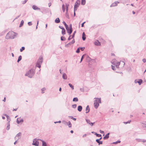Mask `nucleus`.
<instances>
[{"label": "nucleus", "mask_w": 146, "mask_h": 146, "mask_svg": "<svg viewBox=\"0 0 146 146\" xmlns=\"http://www.w3.org/2000/svg\"><path fill=\"white\" fill-rule=\"evenodd\" d=\"M17 35V33L13 31H9L7 34L5 38L7 39H14Z\"/></svg>", "instance_id": "obj_1"}, {"label": "nucleus", "mask_w": 146, "mask_h": 146, "mask_svg": "<svg viewBox=\"0 0 146 146\" xmlns=\"http://www.w3.org/2000/svg\"><path fill=\"white\" fill-rule=\"evenodd\" d=\"M35 70L33 69H31L29 70L25 74V76H27L30 78L33 77L35 74Z\"/></svg>", "instance_id": "obj_2"}, {"label": "nucleus", "mask_w": 146, "mask_h": 146, "mask_svg": "<svg viewBox=\"0 0 146 146\" xmlns=\"http://www.w3.org/2000/svg\"><path fill=\"white\" fill-rule=\"evenodd\" d=\"M95 99L94 101V108L97 109L99 106V103H101V98H94Z\"/></svg>", "instance_id": "obj_3"}, {"label": "nucleus", "mask_w": 146, "mask_h": 146, "mask_svg": "<svg viewBox=\"0 0 146 146\" xmlns=\"http://www.w3.org/2000/svg\"><path fill=\"white\" fill-rule=\"evenodd\" d=\"M43 62V58L42 56L39 57L36 64V66L39 68L41 67V65Z\"/></svg>", "instance_id": "obj_4"}, {"label": "nucleus", "mask_w": 146, "mask_h": 146, "mask_svg": "<svg viewBox=\"0 0 146 146\" xmlns=\"http://www.w3.org/2000/svg\"><path fill=\"white\" fill-rule=\"evenodd\" d=\"M32 145L36 146H38L39 145V143L38 140L36 138L34 139L33 141Z\"/></svg>", "instance_id": "obj_5"}, {"label": "nucleus", "mask_w": 146, "mask_h": 146, "mask_svg": "<svg viewBox=\"0 0 146 146\" xmlns=\"http://www.w3.org/2000/svg\"><path fill=\"white\" fill-rule=\"evenodd\" d=\"M17 123L19 124L20 123H22L23 122V120L22 119L21 117L18 118L17 119L16 121Z\"/></svg>", "instance_id": "obj_6"}, {"label": "nucleus", "mask_w": 146, "mask_h": 146, "mask_svg": "<svg viewBox=\"0 0 146 146\" xmlns=\"http://www.w3.org/2000/svg\"><path fill=\"white\" fill-rule=\"evenodd\" d=\"M67 31V32L69 34V35H70L72 32V29L70 28H68V27L66 28Z\"/></svg>", "instance_id": "obj_7"}, {"label": "nucleus", "mask_w": 146, "mask_h": 146, "mask_svg": "<svg viewBox=\"0 0 146 146\" xmlns=\"http://www.w3.org/2000/svg\"><path fill=\"white\" fill-rule=\"evenodd\" d=\"M113 60L112 61V63L113 65H115L116 66H119L120 64V62L117 61V60L115 61H115H113Z\"/></svg>", "instance_id": "obj_8"}, {"label": "nucleus", "mask_w": 146, "mask_h": 146, "mask_svg": "<svg viewBox=\"0 0 146 146\" xmlns=\"http://www.w3.org/2000/svg\"><path fill=\"white\" fill-rule=\"evenodd\" d=\"M62 122H64V124H66L69 126V127H70L72 126V124L70 121H69L68 122H67L65 121H62Z\"/></svg>", "instance_id": "obj_9"}, {"label": "nucleus", "mask_w": 146, "mask_h": 146, "mask_svg": "<svg viewBox=\"0 0 146 146\" xmlns=\"http://www.w3.org/2000/svg\"><path fill=\"white\" fill-rule=\"evenodd\" d=\"M119 3V2L118 1H115V2H114L113 3L111 4V7H115L117 5V3Z\"/></svg>", "instance_id": "obj_10"}, {"label": "nucleus", "mask_w": 146, "mask_h": 146, "mask_svg": "<svg viewBox=\"0 0 146 146\" xmlns=\"http://www.w3.org/2000/svg\"><path fill=\"white\" fill-rule=\"evenodd\" d=\"M86 122L90 124L91 126H92L95 123V122H94V123L90 122V120L88 119H86Z\"/></svg>", "instance_id": "obj_11"}, {"label": "nucleus", "mask_w": 146, "mask_h": 146, "mask_svg": "<svg viewBox=\"0 0 146 146\" xmlns=\"http://www.w3.org/2000/svg\"><path fill=\"white\" fill-rule=\"evenodd\" d=\"M10 119H9V121H8V122L7 123V127H6V129L7 130H9L10 129Z\"/></svg>", "instance_id": "obj_12"}, {"label": "nucleus", "mask_w": 146, "mask_h": 146, "mask_svg": "<svg viewBox=\"0 0 146 146\" xmlns=\"http://www.w3.org/2000/svg\"><path fill=\"white\" fill-rule=\"evenodd\" d=\"M110 133H108L106 134L105 136L103 137V139L104 140L108 139L109 137V135Z\"/></svg>", "instance_id": "obj_13"}, {"label": "nucleus", "mask_w": 146, "mask_h": 146, "mask_svg": "<svg viewBox=\"0 0 146 146\" xmlns=\"http://www.w3.org/2000/svg\"><path fill=\"white\" fill-rule=\"evenodd\" d=\"M32 8L33 9L35 10H40V9L38 7H37L35 5H33L32 6Z\"/></svg>", "instance_id": "obj_14"}, {"label": "nucleus", "mask_w": 146, "mask_h": 146, "mask_svg": "<svg viewBox=\"0 0 146 146\" xmlns=\"http://www.w3.org/2000/svg\"><path fill=\"white\" fill-rule=\"evenodd\" d=\"M94 44L95 45L97 46H100L101 44L100 43L98 40H97L94 42Z\"/></svg>", "instance_id": "obj_15"}, {"label": "nucleus", "mask_w": 146, "mask_h": 146, "mask_svg": "<svg viewBox=\"0 0 146 146\" xmlns=\"http://www.w3.org/2000/svg\"><path fill=\"white\" fill-rule=\"evenodd\" d=\"M90 110V109L89 108V106L88 105L86 108V113H88L89 112Z\"/></svg>", "instance_id": "obj_16"}, {"label": "nucleus", "mask_w": 146, "mask_h": 146, "mask_svg": "<svg viewBox=\"0 0 146 146\" xmlns=\"http://www.w3.org/2000/svg\"><path fill=\"white\" fill-rule=\"evenodd\" d=\"M62 78L64 80L67 79V76L66 74L65 73H64L63 74Z\"/></svg>", "instance_id": "obj_17"}, {"label": "nucleus", "mask_w": 146, "mask_h": 146, "mask_svg": "<svg viewBox=\"0 0 146 146\" xmlns=\"http://www.w3.org/2000/svg\"><path fill=\"white\" fill-rule=\"evenodd\" d=\"M82 39L83 40H85L86 39V35L84 32H83L82 34Z\"/></svg>", "instance_id": "obj_18"}, {"label": "nucleus", "mask_w": 146, "mask_h": 146, "mask_svg": "<svg viewBox=\"0 0 146 146\" xmlns=\"http://www.w3.org/2000/svg\"><path fill=\"white\" fill-rule=\"evenodd\" d=\"M82 107L81 106H78V110L80 112L82 110Z\"/></svg>", "instance_id": "obj_19"}, {"label": "nucleus", "mask_w": 146, "mask_h": 146, "mask_svg": "<svg viewBox=\"0 0 146 146\" xmlns=\"http://www.w3.org/2000/svg\"><path fill=\"white\" fill-rule=\"evenodd\" d=\"M96 141L98 143L99 145L100 144H102L103 143V142L102 141H100L99 139H96Z\"/></svg>", "instance_id": "obj_20"}, {"label": "nucleus", "mask_w": 146, "mask_h": 146, "mask_svg": "<svg viewBox=\"0 0 146 146\" xmlns=\"http://www.w3.org/2000/svg\"><path fill=\"white\" fill-rule=\"evenodd\" d=\"M60 20L58 18H56L55 20V23H59L60 22Z\"/></svg>", "instance_id": "obj_21"}, {"label": "nucleus", "mask_w": 146, "mask_h": 146, "mask_svg": "<svg viewBox=\"0 0 146 146\" xmlns=\"http://www.w3.org/2000/svg\"><path fill=\"white\" fill-rule=\"evenodd\" d=\"M21 135V132L19 133L15 137V139H17V137H19Z\"/></svg>", "instance_id": "obj_22"}, {"label": "nucleus", "mask_w": 146, "mask_h": 146, "mask_svg": "<svg viewBox=\"0 0 146 146\" xmlns=\"http://www.w3.org/2000/svg\"><path fill=\"white\" fill-rule=\"evenodd\" d=\"M86 59L87 61L88 62L90 61L91 60V58L88 56H87L86 57Z\"/></svg>", "instance_id": "obj_23"}, {"label": "nucleus", "mask_w": 146, "mask_h": 146, "mask_svg": "<svg viewBox=\"0 0 146 146\" xmlns=\"http://www.w3.org/2000/svg\"><path fill=\"white\" fill-rule=\"evenodd\" d=\"M62 35H65L66 34V31L64 28L62 29Z\"/></svg>", "instance_id": "obj_24"}, {"label": "nucleus", "mask_w": 146, "mask_h": 146, "mask_svg": "<svg viewBox=\"0 0 146 146\" xmlns=\"http://www.w3.org/2000/svg\"><path fill=\"white\" fill-rule=\"evenodd\" d=\"M86 0H81V4L82 5H84L85 4Z\"/></svg>", "instance_id": "obj_25"}, {"label": "nucleus", "mask_w": 146, "mask_h": 146, "mask_svg": "<svg viewBox=\"0 0 146 146\" xmlns=\"http://www.w3.org/2000/svg\"><path fill=\"white\" fill-rule=\"evenodd\" d=\"M142 81H142V80L140 79L139 80V81H138V82H137L139 84V85H140L142 83Z\"/></svg>", "instance_id": "obj_26"}, {"label": "nucleus", "mask_w": 146, "mask_h": 146, "mask_svg": "<svg viewBox=\"0 0 146 146\" xmlns=\"http://www.w3.org/2000/svg\"><path fill=\"white\" fill-rule=\"evenodd\" d=\"M62 11L63 12H64L65 10V7L64 4H63L62 7Z\"/></svg>", "instance_id": "obj_27"}, {"label": "nucleus", "mask_w": 146, "mask_h": 146, "mask_svg": "<svg viewBox=\"0 0 146 146\" xmlns=\"http://www.w3.org/2000/svg\"><path fill=\"white\" fill-rule=\"evenodd\" d=\"M78 99L77 98L75 97L74 98L73 100V102H78Z\"/></svg>", "instance_id": "obj_28"}, {"label": "nucleus", "mask_w": 146, "mask_h": 146, "mask_svg": "<svg viewBox=\"0 0 146 146\" xmlns=\"http://www.w3.org/2000/svg\"><path fill=\"white\" fill-rule=\"evenodd\" d=\"M42 11H41V12L42 13H44V12H45L46 11V8H43L42 9Z\"/></svg>", "instance_id": "obj_29"}, {"label": "nucleus", "mask_w": 146, "mask_h": 146, "mask_svg": "<svg viewBox=\"0 0 146 146\" xmlns=\"http://www.w3.org/2000/svg\"><path fill=\"white\" fill-rule=\"evenodd\" d=\"M85 55H86V54H84L82 56L81 58L80 61V63H81V62H82V60L84 58Z\"/></svg>", "instance_id": "obj_30"}, {"label": "nucleus", "mask_w": 146, "mask_h": 146, "mask_svg": "<svg viewBox=\"0 0 146 146\" xmlns=\"http://www.w3.org/2000/svg\"><path fill=\"white\" fill-rule=\"evenodd\" d=\"M69 86H70V87L73 90L74 89V86L71 84L69 83L68 84Z\"/></svg>", "instance_id": "obj_31"}, {"label": "nucleus", "mask_w": 146, "mask_h": 146, "mask_svg": "<svg viewBox=\"0 0 146 146\" xmlns=\"http://www.w3.org/2000/svg\"><path fill=\"white\" fill-rule=\"evenodd\" d=\"M22 59V56H20L18 58V59L17 60V62H19Z\"/></svg>", "instance_id": "obj_32"}, {"label": "nucleus", "mask_w": 146, "mask_h": 146, "mask_svg": "<svg viewBox=\"0 0 146 146\" xmlns=\"http://www.w3.org/2000/svg\"><path fill=\"white\" fill-rule=\"evenodd\" d=\"M42 146H47L46 143L45 141H42Z\"/></svg>", "instance_id": "obj_33"}, {"label": "nucleus", "mask_w": 146, "mask_h": 146, "mask_svg": "<svg viewBox=\"0 0 146 146\" xmlns=\"http://www.w3.org/2000/svg\"><path fill=\"white\" fill-rule=\"evenodd\" d=\"M23 23H24V21L23 20H22L21 21V23L19 25V27H22L23 25Z\"/></svg>", "instance_id": "obj_34"}, {"label": "nucleus", "mask_w": 146, "mask_h": 146, "mask_svg": "<svg viewBox=\"0 0 146 146\" xmlns=\"http://www.w3.org/2000/svg\"><path fill=\"white\" fill-rule=\"evenodd\" d=\"M65 40H66V38L64 37L63 36L61 37V40L62 41H64Z\"/></svg>", "instance_id": "obj_35"}, {"label": "nucleus", "mask_w": 146, "mask_h": 146, "mask_svg": "<svg viewBox=\"0 0 146 146\" xmlns=\"http://www.w3.org/2000/svg\"><path fill=\"white\" fill-rule=\"evenodd\" d=\"M62 23L64 25L65 28L68 27V26L66 24L64 21H63L62 22Z\"/></svg>", "instance_id": "obj_36"}, {"label": "nucleus", "mask_w": 146, "mask_h": 146, "mask_svg": "<svg viewBox=\"0 0 146 146\" xmlns=\"http://www.w3.org/2000/svg\"><path fill=\"white\" fill-rule=\"evenodd\" d=\"M121 142V141H120V140H118L117 141H116V142H113V144H117L118 143H120Z\"/></svg>", "instance_id": "obj_37"}, {"label": "nucleus", "mask_w": 146, "mask_h": 146, "mask_svg": "<svg viewBox=\"0 0 146 146\" xmlns=\"http://www.w3.org/2000/svg\"><path fill=\"white\" fill-rule=\"evenodd\" d=\"M76 31H75L74 32V33H73L72 35V36L71 38H73L75 36V33H76Z\"/></svg>", "instance_id": "obj_38"}, {"label": "nucleus", "mask_w": 146, "mask_h": 146, "mask_svg": "<svg viewBox=\"0 0 146 146\" xmlns=\"http://www.w3.org/2000/svg\"><path fill=\"white\" fill-rule=\"evenodd\" d=\"M95 135H96L97 137H101L102 135L100 134H98L96 133H95Z\"/></svg>", "instance_id": "obj_39"}, {"label": "nucleus", "mask_w": 146, "mask_h": 146, "mask_svg": "<svg viewBox=\"0 0 146 146\" xmlns=\"http://www.w3.org/2000/svg\"><path fill=\"white\" fill-rule=\"evenodd\" d=\"M25 49V47H22L20 49V51L21 52H22L23 50Z\"/></svg>", "instance_id": "obj_40"}, {"label": "nucleus", "mask_w": 146, "mask_h": 146, "mask_svg": "<svg viewBox=\"0 0 146 146\" xmlns=\"http://www.w3.org/2000/svg\"><path fill=\"white\" fill-rule=\"evenodd\" d=\"M79 5L78 4H77L76 3H75L74 7L75 8H78V7Z\"/></svg>", "instance_id": "obj_41"}, {"label": "nucleus", "mask_w": 146, "mask_h": 146, "mask_svg": "<svg viewBox=\"0 0 146 146\" xmlns=\"http://www.w3.org/2000/svg\"><path fill=\"white\" fill-rule=\"evenodd\" d=\"M46 90V88H44L41 89L42 93L43 94L44 93V91Z\"/></svg>", "instance_id": "obj_42"}, {"label": "nucleus", "mask_w": 146, "mask_h": 146, "mask_svg": "<svg viewBox=\"0 0 146 146\" xmlns=\"http://www.w3.org/2000/svg\"><path fill=\"white\" fill-rule=\"evenodd\" d=\"M71 43H70V42L69 43H68V44H66L65 45V46L66 47H68L69 46V45H71Z\"/></svg>", "instance_id": "obj_43"}, {"label": "nucleus", "mask_w": 146, "mask_h": 146, "mask_svg": "<svg viewBox=\"0 0 146 146\" xmlns=\"http://www.w3.org/2000/svg\"><path fill=\"white\" fill-rule=\"evenodd\" d=\"M69 117L71 118L74 121H76V118H74L72 116H70Z\"/></svg>", "instance_id": "obj_44"}, {"label": "nucleus", "mask_w": 146, "mask_h": 146, "mask_svg": "<svg viewBox=\"0 0 146 146\" xmlns=\"http://www.w3.org/2000/svg\"><path fill=\"white\" fill-rule=\"evenodd\" d=\"M77 106V105L76 104H74L72 105V108H75Z\"/></svg>", "instance_id": "obj_45"}, {"label": "nucleus", "mask_w": 146, "mask_h": 146, "mask_svg": "<svg viewBox=\"0 0 146 146\" xmlns=\"http://www.w3.org/2000/svg\"><path fill=\"white\" fill-rule=\"evenodd\" d=\"M76 53H79L80 52V48L79 47L78 48L77 50H76Z\"/></svg>", "instance_id": "obj_46"}, {"label": "nucleus", "mask_w": 146, "mask_h": 146, "mask_svg": "<svg viewBox=\"0 0 146 146\" xmlns=\"http://www.w3.org/2000/svg\"><path fill=\"white\" fill-rule=\"evenodd\" d=\"M80 0H77L75 3L77 4H78L79 5H80Z\"/></svg>", "instance_id": "obj_47"}, {"label": "nucleus", "mask_w": 146, "mask_h": 146, "mask_svg": "<svg viewBox=\"0 0 146 146\" xmlns=\"http://www.w3.org/2000/svg\"><path fill=\"white\" fill-rule=\"evenodd\" d=\"M131 122V120H129L127 122H124L123 123L125 124H127L128 123H130Z\"/></svg>", "instance_id": "obj_48"}, {"label": "nucleus", "mask_w": 146, "mask_h": 146, "mask_svg": "<svg viewBox=\"0 0 146 146\" xmlns=\"http://www.w3.org/2000/svg\"><path fill=\"white\" fill-rule=\"evenodd\" d=\"M80 48V49L82 51H83L85 48L84 47H79Z\"/></svg>", "instance_id": "obj_49"}, {"label": "nucleus", "mask_w": 146, "mask_h": 146, "mask_svg": "<svg viewBox=\"0 0 146 146\" xmlns=\"http://www.w3.org/2000/svg\"><path fill=\"white\" fill-rule=\"evenodd\" d=\"M111 68L113 70H116L115 67L113 65H111Z\"/></svg>", "instance_id": "obj_50"}, {"label": "nucleus", "mask_w": 146, "mask_h": 146, "mask_svg": "<svg viewBox=\"0 0 146 146\" xmlns=\"http://www.w3.org/2000/svg\"><path fill=\"white\" fill-rule=\"evenodd\" d=\"M100 133H101L102 134H104L103 135H104V131H102L101 130H100Z\"/></svg>", "instance_id": "obj_51"}, {"label": "nucleus", "mask_w": 146, "mask_h": 146, "mask_svg": "<svg viewBox=\"0 0 146 146\" xmlns=\"http://www.w3.org/2000/svg\"><path fill=\"white\" fill-rule=\"evenodd\" d=\"M136 140L138 142H140V141H141L142 139H136Z\"/></svg>", "instance_id": "obj_52"}, {"label": "nucleus", "mask_w": 146, "mask_h": 146, "mask_svg": "<svg viewBox=\"0 0 146 146\" xmlns=\"http://www.w3.org/2000/svg\"><path fill=\"white\" fill-rule=\"evenodd\" d=\"M69 4L67 3L66 4V9H68Z\"/></svg>", "instance_id": "obj_53"}, {"label": "nucleus", "mask_w": 146, "mask_h": 146, "mask_svg": "<svg viewBox=\"0 0 146 146\" xmlns=\"http://www.w3.org/2000/svg\"><path fill=\"white\" fill-rule=\"evenodd\" d=\"M75 40L74 39H73L72 41L70 42L71 43V44H73L75 42Z\"/></svg>", "instance_id": "obj_54"}, {"label": "nucleus", "mask_w": 146, "mask_h": 146, "mask_svg": "<svg viewBox=\"0 0 146 146\" xmlns=\"http://www.w3.org/2000/svg\"><path fill=\"white\" fill-rule=\"evenodd\" d=\"M28 25L29 26H31L32 24L31 22H29L28 23Z\"/></svg>", "instance_id": "obj_55"}, {"label": "nucleus", "mask_w": 146, "mask_h": 146, "mask_svg": "<svg viewBox=\"0 0 146 146\" xmlns=\"http://www.w3.org/2000/svg\"><path fill=\"white\" fill-rule=\"evenodd\" d=\"M61 121H55V122H54V123H61Z\"/></svg>", "instance_id": "obj_56"}, {"label": "nucleus", "mask_w": 146, "mask_h": 146, "mask_svg": "<svg viewBox=\"0 0 146 146\" xmlns=\"http://www.w3.org/2000/svg\"><path fill=\"white\" fill-rule=\"evenodd\" d=\"M68 28H70L72 29V24H71L69 25V27H68Z\"/></svg>", "instance_id": "obj_57"}, {"label": "nucleus", "mask_w": 146, "mask_h": 146, "mask_svg": "<svg viewBox=\"0 0 146 146\" xmlns=\"http://www.w3.org/2000/svg\"><path fill=\"white\" fill-rule=\"evenodd\" d=\"M27 1V0H25L24 1H23V4H24Z\"/></svg>", "instance_id": "obj_58"}, {"label": "nucleus", "mask_w": 146, "mask_h": 146, "mask_svg": "<svg viewBox=\"0 0 146 146\" xmlns=\"http://www.w3.org/2000/svg\"><path fill=\"white\" fill-rule=\"evenodd\" d=\"M80 90L82 92H84V90L83 88H80Z\"/></svg>", "instance_id": "obj_59"}, {"label": "nucleus", "mask_w": 146, "mask_h": 146, "mask_svg": "<svg viewBox=\"0 0 146 146\" xmlns=\"http://www.w3.org/2000/svg\"><path fill=\"white\" fill-rule=\"evenodd\" d=\"M59 27L60 28V29H63L64 28L62 26H59Z\"/></svg>", "instance_id": "obj_60"}, {"label": "nucleus", "mask_w": 146, "mask_h": 146, "mask_svg": "<svg viewBox=\"0 0 146 146\" xmlns=\"http://www.w3.org/2000/svg\"><path fill=\"white\" fill-rule=\"evenodd\" d=\"M71 36V35H70L69 37L68 38V40H70L71 38V37L70 38Z\"/></svg>", "instance_id": "obj_61"}, {"label": "nucleus", "mask_w": 146, "mask_h": 146, "mask_svg": "<svg viewBox=\"0 0 146 146\" xmlns=\"http://www.w3.org/2000/svg\"><path fill=\"white\" fill-rule=\"evenodd\" d=\"M142 61H143V62L145 63L146 62V59H145L143 58V59Z\"/></svg>", "instance_id": "obj_62"}, {"label": "nucleus", "mask_w": 146, "mask_h": 146, "mask_svg": "<svg viewBox=\"0 0 146 146\" xmlns=\"http://www.w3.org/2000/svg\"><path fill=\"white\" fill-rule=\"evenodd\" d=\"M77 8H75L74 7V12H75V11H76V10H77Z\"/></svg>", "instance_id": "obj_63"}, {"label": "nucleus", "mask_w": 146, "mask_h": 146, "mask_svg": "<svg viewBox=\"0 0 146 146\" xmlns=\"http://www.w3.org/2000/svg\"><path fill=\"white\" fill-rule=\"evenodd\" d=\"M141 141V142H145L146 141V140H144L143 139H142Z\"/></svg>", "instance_id": "obj_64"}]
</instances>
